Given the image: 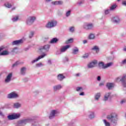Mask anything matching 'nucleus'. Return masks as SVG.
<instances>
[{"instance_id":"nucleus-23","label":"nucleus","mask_w":126,"mask_h":126,"mask_svg":"<svg viewBox=\"0 0 126 126\" xmlns=\"http://www.w3.org/2000/svg\"><path fill=\"white\" fill-rule=\"evenodd\" d=\"M13 107H14V108L18 109V108H20V107H21V104L18 102L15 103H14Z\"/></svg>"},{"instance_id":"nucleus-1","label":"nucleus","mask_w":126,"mask_h":126,"mask_svg":"<svg viewBox=\"0 0 126 126\" xmlns=\"http://www.w3.org/2000/svg\"><path fill=\"white\" fill-rule=\"evenodd\" d=\"M107 119L110 120L111 123H113V124H116L117 121H118V116H117V114H113L110 115H108L107 116Z\"/></svg>"},{"instance_id":"nucleus-4","label":"nucleus","mask_w":126,"mask_h":126,"mask_svg":"<svg viewBox=\"0 0 126 126\" xmlns=\"http://www.w3.org/2000/svg\"><path fill=\"white\" fill-rule=\"evenodd\" d=\"M112 65V63H108L107 64H104L103 62H100L98 63V66L101 68H107V67H109V66H111Z\"/></svg>"},{"instance_id":"nucleus-7","label":"nucleus","mask_w":126,"mask_h":126,"mask_svg":"<svg viewBox=\"0 0 126 126\" xmlns=\"http://www.w3.org/2000/svg\"><path fill=\"white\" fill-rule=\"evenodd\" d=\"M19 97L18 94H16L15 92H12L7 95V98H9V99H11L12 98H18Z\"/></svg>"},{"instance_id":"nucleus-25","label":"nucleus","mask_w":126,"mask_h":126,"mask_svg":"<svg viewBox=\"0 0 126 126\" xmlns=\"http://www.w3.org/2000/svg\"><path fill=\"white\" fill-rule=\"evenodd\" d=\"M110 95H111V94L106 93L105 94V95H104V101H107L108 100V99H109V97H110Z\"/></svg>"},{"instance_id":"nucleus-14","label":"nucleus","mask_w":126,"mask_h":126,"mask_svg":"<svg viewBox=\"0 0 126 126\" xmlns=\"http://www.w3.org/2000/svg\"><path fill=\"white\" fill-rule=\"evenodd\" d=\"M56 114H57V111L52 110L49 116V119H53V118H55V116Z\"/></svg>"},{"instance_id":"nucleus-12","label":"nucleus","mask_w":126,"mask_h":126,"mask_svg":"<svg viewBox=\"0 0 126 126\" xmlns=\"http://www.w3.org/2000/svg\"><path fill=\"white\" fill-rule=\"evenodd\" d=\"M69 48H70V45H66L64 46H62L60 49V52L61 53H64L67 49H69Z\"/></svg>"},{"instance_id":"nucleus-32","label":"nucleus","mask_w":126,"mask_h":126,"mask_svg":"<svg viewBox=\"0 0 126 126\" xmlns=\"http://www.w3.org/2000/svg\"><path fill=\"white\" fill-rule=\"evenodd\" d=\"M4 5L6 6V7H8V8L11 7V4H10L9 2H6L4 4Z\"/></svg>"},{"instance_id":"nucleus-43","label":"nucleus","mask_w":126,"mask_h":126,"mask_svg":"<svg viewBox=\"0 0 126 126\" xmlns=\"http://www.w3.org/2000/svg\"><path fill=\"white\" fill-rule=\"evenodd\" d=\"M121 64H126V59L123 60L122 62H121Z\"/></svg>"},{"instance_id":"nucleus-57","label":"nucleus","mask_w":126,"mask_h":126,"mask_svg":"<svg viewBox=\"0 0 126 126\" xmlns=\"http://www.w3.org/2000/svg\"><path fill=\"white\" fill-rule=\"evenodd\" d=\"M47 2H49V1H51L52 0H45Z\"/></svg>"},{"instance_id":"nucleus-37","label":"nucleus","mask_w":126,"mask_h":126,"mask_svg":"<svg viewBox=\"0 0 126 126\" xmlns=\"http://www.w3.org/2000/svg\"><path fill=\"white\" fill-rule=\"evenodd\" d=\"M18 64H19V62H17L13 64L12 67L17 66Z\"/></svg>"},{"instance_id":"nucleus-2","label":"nucleus","mask_w":126,"mask_h":126,"mask_svg":"<svg viewBox=\"0 0 126 126\" xmlns=\"http://www.w3.org/2000/svg\"><path fill=\"white\" fill-rule=\"evenodd\" d=\"M58 24V22L56 20H52L49 22L46 25V28H53V27H56L57 26V24Z\"/></svg>"},{"instance_id":"nucleus-19","label":"nucleus","mask_w":126,"mask_h":126,"mask_svg":"<svg viewBox=\"0 0 126 126\" xmlns=\"http://www.w3.org/2000/svg\"><path fill=\"white\" fill-rule=\"evenodd\" d=\"M64 78H65V77L64 76H63L62 74H59L58 75V80H60V81H62L63 79H64Z\"/></svg>"},{"instance_id":"nucleus-31","label":"nucleus","mask_w":126,"mask_h":126,"mask_svg":"<svg viewBox=\"0 0 126 126\" xmlns=\"http://www.w3.org/2000/svg\"><path fill=\"white\" fill-rule=\"evenodd\" d=\"M103 123L105 126H110V123L107 122L106 120H103Z\"/></svg>"},{"instance_id":"nucleus-59","label":"nucleus","mask_w":126,"mask_h":126,"mask_svg":"<svg viewBox=\"0 0 126 126\" xmlns=\"http://www.w3.org/2000/svg\"><path fill=\"white\" fill-rule=\"evenodd\" d=\"M118 0V1H120V0Z\"/></svg>"},{"instance_id":"nucleus-13","label":"nucleus","mask_w":126,"mask_h":126,"mask_svg":"<svg viewBox=\"0 0 126 126\" xmlns=\"http://www.w3.org/2000/svg\"><path fill=\"white\" fill-rule=\"evenodd\" d=\"M30 122H31V119L28 118L27 119L21 120V121H20V124H21L23 126L24 125H26L27 123H29Z\"/></svg>"},{"instance_id":"nucleus-51","label":"nucleus","mask_w":126,"mask_h":126,"mask_svg":"<svg viewBox=\"0 0 126 126\" xmlns=\"http://www.w3.org/2000/svg\"><path fill=\"white\" fill-rule=\"evenodd\" d=\"M83 43H84V44H86V43H87V40H84L83 41Z\"/></svg>"},{"instance_id":"nucleus-26","label":"nucleus","mask_w":126,"mask_h":126,"mask_svg":"<svg viewBox=\"0 0 126 126\" xmlns=\"http://www.w3.org/2000/svg\"><path fill=\"white\" fill-rule=\"evenodd\" d=\"M92 50H93V51H95L96 53H99V47L97 46H94Z\"/></svg>"},{"instance_id":"nucleus-3","label":"nucleus","mask_w":126,"mask_h":126,"mask_svg":"<svg viewBox=\"0 0 126 126\" xmlns=\"http://www.w3.org/2000/svg\"><path fill=\"white\" fill-rule=\"evenodd\" d=\"M8 120H15L20 118V114L19 113H14L11 115H9L7 117Z\"/></svg>"},{"instance_id":"nucleus-55","label":"nucleus","mask_w":126,"mask_h":126,"mask_svg":"<svg viewBox=\"0 0 126 126\" xmlns=\"http://www.w3.org/2000/svg\"><path fill=\"white\" fill-rule=\"evenodd\" d=\"M79 75H80V73H77L76 74V76H79Z\"/></svg>"},{"instance_id":"nucleus-40","label":"nucleus","mask_w":126,"mask_h":126,"mask_svg":"<svg viewBox=\"0 0 126 126\" xmlns=\"http://www.w3.org/2000/svg\"><path fill=\"white\" fill-rule=\"evenodd\" d=\"M70 12H71V11L70 10H69L66 13V16L68 17L69 15H70Z\"/></svg>"},{"instance_id":"nucleus-48","label":"nucleus","mask_w":126,"mask_h":126,"mask_svg":"<svg viewBox=\"0 0 126 126\" xmlns=\"http://www.w3.org/2000/svg\"><path fill=\"white\" fill-rule=\"evenodd\" d=\"M97 80L98 81H100V80H101V77H100V76H98L97 77Z\"/></svg>"},{"instance_id":"nucleus-42","label":"nucleus","mask_w":126,"mask_h":126,"mask_svg":"<svg viewBox=\"0 0 126 126\" xmlns=\"http://www.w3.org/2000/svg\"><path fill=\"white\" fill-rule=\"evenodd\" d=\"M110 10H111L110 9L105 10V14H109V13H110Z\"/></svg>"},{"instance_id":"nucleus-17","label":"nucleus","mask_w":126,"mask_h":126,"mask_svg":"<svg viewBox=\"0 0 126 126\" xmlns=\"http://www.w3.org/2000/svg\"><path fill=\"white\" fill-rule=\"evenodd\" d=\"M22 42V40H15L12 42V44L13 45H19V44H21Z\"/></svg>"},{"instance_id":"nucleus-30","label":"nucleus","mask_w":126,"mask_h":126,"mask_svg":"<svg viewBox=\"0 0 126 126\" xmlns=\"http://www.w3.org/2000/svg\"><path fill=\"white\" fill-rule=\"evenodd\" d=\"M78 53V48H76L73 50V55H76Z\"/></svg>"},{"instance_id":"nucleus-44","label":"nucleus","mask_w":126,"mask_h":126,"mask_svg":"<svg viewBox=\"0 0 126 126\" xmlns=\"http://www.w3.org/2000/svg\"><path fill=\"white\" fill-rule=\"evenodd\" d=\"M80 90H82V88L78 87L76 88V91H80Z\"/></svg>"},{"instance_id":"nucleus-21","label":"nucleus","mask_w":126,"mask_h":126,"mask_svg":"<svg viewBox=\"0 0 126 126\" xmlns=\"http://www.w3.org/2000/svg\"><path fill=\"white\" fill-rule=\"evenodd\" d=\"M61 88H63V87L61 86V85L55 86L54 87V90L55 91H57V90H60V89H61Z\"/></svg>"},{"instance_id":"nucleus-22","label":"nucleus","mask_w":126,"mask_h":126,"mask_svg":"<svg viewBox=\"0 0 126 126\" xmlns=\"http://www.w3.org/2000/svg\"><path fill=\"white\" fill-rule=\"evenodd\" d=\"M106 86L108 88V89H112L113 87H114V84L108 83L106 85Z\"/></svg>"},{"instance_id":"nucleus-24","label":"nucleus","mask_w":126,"mask_h":126,"mask_svg":"<svg viewBox=\"0 0 126 126\" xmlns=\"http://www.w3.org/2000/svg\"><path fill=\"white\" fill-rule=\"evenodd\" d=\"M89 118V119H94L95 118V115H94V112H90Z\"/></svg>"},{"instance_id":"nucleus-54","label":"nucleus","mask_w":126,"mask_h":126,"mask_svg":"<svg viewBox=\"0 0 126 126\" xmlns=\"http://www.w3.org/2000/svg\"><path fill=\"white\" fill-rule=\"evenodd\" d=\"M48 63H49V64H51V60H48Z\"/></svg>"},{"instance_id":"nucleus-15","label":"nucleus","mask_w":126,"mask_h":126,"mask_svg":"<svg viewBox=\"0 0 126 126\" xmlns=\"http://www.w3.org/2000/svg\"><path fill=\"white\" fill-rule=\"evenodd\" d=\"M49 49H50V45H46L43 47H41L40 48V51H42V50H44V51H49Z\"/></svg>"},{"instance_id":"nucleus-29","label":"nucleus","mask_w":126,"mask_h":126,"mask_svg":"<svg viewBox=\"0 0 126 126\" xmlns=\"http://www.w3.org/2000/svg\"><path fill=\"white\" fill-rule=\"evenodd\" d=\"M100 96H101V94L100 93L96 94L95 96V100H98L99 98H100Z\"/></svg>"},{"instance_id":"nucleus-35","label":"nucleus","mask_w":126,"mask_h":126,"mask_svg":"<svg viewBox=\"0 0 126 126\" xmlns=\"http://www.w3.org/2000/svg\"><path fill=\"white\" fill-rule=\"evenodd\" d=\"M44 65L43 64V63H37L36 64V66L37 67H41V66H43Z\"/></svg>"},{"instance_id":"nucleus-56","label":"nucleus","mask_w":126,"mask_h":126,"mask_svg":"<svg viewBox=\"0 0 126 126\" xmlns=\"http://www.w3.org/2000/svg\"><path fill=\"white\" fill-rule=\"evenodd\" d=\"M124 51H125V52H126V46H125L124 48Z\"/></svg>"},{"instance_id":"nucleus-33","label":"nucleus","mask_w":126,"mask_h":126,"mask_svg":"<svg viewBox=\"0 0 126 126\" xmlns=\"http://www.w3.org/2000/svg\"><path fill=\"white\" fill-rule=\"evenodd\" d=\"M12 21H13V22H15V21H17V20H18V16H16V17L13 18L12 19Z\"/></svg>"},{"instance_id":"nucleus-16","label":"nucleus","mask_w":126,"mask_h":126,"mask_svg":"<svg viewBox=\"0 0 126 126\" xmlns=\"http://www.w3.org/2000/svg\"><path fill=\"white\" fill-rule=\"evenodd\" d=\"M112 21H113V22H114V23H119V22H120V18L117 16L114 17L112 18Z\"/></svg>"},{"instance_id":"nucleus-10","label":"nucleus","mask_w":126,"mask_h":126,"mask_svg":"<svg viewBox=\"0 0 126 126\" xmlns=\"http://www.w3.org/2000/svg\"><path fill=\"white\" fill-rule=\"evenodd\" d=\"M11 77H12V73H10L8 74L6 79H5V83H8V82H10L11 80Z\"/></svg>"},{"instance_id":"nucleus-52","label":"nucleus","mask_w":126,"mask_h":126,"mask_svg":"<svg viewBox=\"0 0 126 126\" xmlns=\"http://www.w3.org/2000/svg\"><path fill=\"white\" fill-rule=\"evenodd\" d=\"M103 85H104V84L103 83H100L99 84V86H103Z\"/></svg>"},{"instance_id":"nucleus-49","label":"nucleus","mask_w":126,"mask_h":126,"mask_svg":"<svg viewBox=\"0 0 126 126\" xmlns=\"http://www.w3.org/2000/svg\"><path fill=\"white\" fill-rule=\"evenodd\" d=\"M80 95H81V96H83V95H84V92L81 93L80 94Z\"/></svg>"},{"instance_id":"nucleus-53","label":"nucleus","mask_w":126,"mask_h":126,"mask_svg":"<svg viewBox=\"0 0 126 126\" xmlns=\"http://www.w3.org/2000/svg\"><path fill=\"white\" fill-rule=\"evenodd\" d=\"M0 116H3V114H2V112L0 111Z\"/></svg>"},{"instance_id":"nucleus-18","label":"nucleus","mask_w":126,"mask_h":126,"mask_svg":"<svg viewBox=\"0 0 126 126\" xmlns=\"http://www.w3.org/2000/svg\"><path fill=\"white\" fill-rule=\"evenodd\" d=\"M52 3L54 5H61V4H63V1H52Z\"/></svg>"},{"instance_id":"nucleus-28","label":"nucleus","mask_w":126,"mask_h":126,"mask_svg":"<svg viewBox=\"0 0 126 126\" xmlns=\"http://www.w3.org/2000/svg\"><path fill=\"white\" fill-rule=\"evenodd\" d=\"M59 41L58 39H57V38H54L50 41V43L51 44H55V43H57Z\"/></svg>"},{"instance_id":"nucleus-20","label":"nucleus","mask_w":126,"mask_h":126,"mask_svg":"<svg viewBox=\"0 0 126 126\" xmlns=\"http://www.w3.org/2000/svg\"><path fill=\"white\" fill-rule=\"evenodd\" d=\"M26 72V67H23L21 69V74L24 75Z\"/></svg>"},{"instance_id":"nucleus-41","label":"nucleus","mask_w":126,"mask_h":126,"mask_svg":"<svg viewBox=\"0 0 126 126\" xmlns=\"http://www.w3.org/2000/svg\"><path fill=\"white\" fill-rule=\"evenodd\" d=\"M69 31L70 32H73L74 31V27H72L69 28Z\"/></svg>"},{"instance_id":"nucleus-45","label":"nucleus","mask_w":126,"mask_h":126,"mask_svg":"<svg viewBox=\"0 0 126 126\" xmlns=\"http://www.w3.org/2000/svg\"><path fill=\"white\" fill-rule=\"evenodd\" d=\"M64 62H68V58L67 57H65L64 59Z\"/></svg>"},{"instance_id":"nucleus-46","label":"nucleus","mask_w":126,"mask_h":126,"mask_svg":"<svg viewBox=\"0 0 126 126\" xmlns=\"http://www.w3.org/2000/svg\"><path fill=\"white\" fill-rule=\"evenodd\" d=\"M125 102H126V99H123L121 101V104H124V103H125Z\"/></svg>"},{"instance_id":"nucleus-38","label":"nucleus","mask_w":126,"mask_h":126,"mask_svg":"<svg viewBox=\"0 0 126 126\" xmlns=\"http://www.w3.org/2000/svg\"><path fill=\"white\" fill-rule=\"evenodd\" d=\"M72 42H73V39L70 38L67 41V42H66V44H68L69 43H72Z\"/></svg>"},{"instance_id":"nucleus-5","label":"nucleus","mask_w":126,"mask_h":126,"mask_svg":"<svg viewBox=\"0 0 126 126\" xmlns=\"http://www.w3.org/2000/svg\"><path fill=\"white\" fill-rule=\"evenodd\" d=\"M36 20V17H29L27 20V24L31 25Z\"/></svg>"},{"instance_id":"nucleus-47","label":"nucleus","mask_w":126,"mask_h":126,"mask_svg":"<svg viewBox=\"0 0 126 126\" xmlns=\"http://www.w3.org/2000/svg\"><path fill=\"white\" fill-rule=\"evenodd\" d=\"M122 4H123V5H126V1H123L122 2Z\"/></svg>"},{"instance_id":"nucleus-34","label":"nucleus","mask_w":126,"mask_h":126,"mask_svg":"<svg viewBox=\"0 0 126 126\" xmlns=\"http://www.w3.org/2000/svg\"><path fill=\"white\" fill-rule=\"evenodd\" d=\"M117 7V5L114 4L110 7V10H114Z\"/></svg>"},{"instance_id":"nucleus-27","label":"nucleus","mask_w":126,"mask_h":126,"mask_svg":"<svg viewBox=\"0 0 126 126\" xmlns=\"http://www.w3.org/2000/svg\"><path fill=\"white\" fill-rule=\"evenodd\" d=\"M88 38L90 40H93V39H95V34H94L93 33H91L89 35V37Z\"/></svg>"},{"instance_id":"nucleus-50","label":"nucleus","mask_w":126,"mask_h":126,"mask_svg":"<svg viewBox=\"0 0 126 126\" xmlns=\"http://www.w3.org/2000/svg\"><path fill=\"white\" fill-rule=\"evenodd\" d=\"M78 3L79 4H81L82 3H83V1H80Z\"/></svg>"},{"instance_id":"nucleus-11","label":"nucleus","mask_w":126,"mask_h":126,"mask_svg":"<svg viewBox=\"0 0 126 126\" xmlns=\"http://www.w3.org/2000/svg\"><path fill=\"white\" fill-rule=\"evenodd\" d=\"M46 56H47V54H43L42 55L39 56L35 60H34L32 62V63H36V62H38L39 60H41V59H43V58H45Z\"/></svg>"},{"instance_id":"nucleus-36","label":"nucleus","mask_w":126,"mask_h":126,"mask_svg":"<svg viewBox=\"0 0 126 126\" xmlns=\"http://www.w3.org/2000/svg\"><path fill=\"white\" fill-rule=\"evenodd\" d=\"M33 35H34V32H31L30 33L29 37L32 38V37H33Z\"/></svg>"},{"instance_id":"nucleus-39","label":"nucleus","mask_w":126,"mask_h":126,"mask_svg":"<svg viewBox=\"0 0 126 126\" xmlns=\"http://www.w3.org/2000/svg\"><path fill=\"white\" fill-rule=\"evenodd\" d=\"M89 57V55L88 53L85 54L84 56H82V58H83V59H87V58H88Z\"/></svg>"},{"instance_id":"nucleus-8","label":"nucleus","mask_w":126,"mask_h":126,"mask_svg":"<svg viewBox=\"0 0 126 126\" xmlns=\"http://www.w3.org/2000/svg\"><path fill=\"white\" fill-rule=\"evenodd\" d=\"M97 63V62L96 60H94L88 64V67L89 68H92V67H94V66H96Z\"/></svg>"},{"instance_id":"nucleus-6","label":"nucleus","mask_w":126,"mask_h":126,"mask_svg":"<svg viewBox=\"0 0 126 126\" xmlns=\"http://www.w3.org/2000/svg\"><path fill=\"white\" fill-rule=\"evenodd\" d=\"M93 27H94L93 24H91V23L89 24V23H86L84 25V29H86V30H89L90 29H93Z\"/></svg>"},{"instance_id":"nucleus-58","label":"nucleus","mask_w":126,"mask_h":126,"mask_svg":"<svg viewBox=\"0 0 126 126\" xmlns=\"http://www.w3.org/2000/svg\"><path fill=\"white\" fill-rule=\"evenodd\" d=\"M14 9H15V7H13L12 8V10H14Z\"/></svg>"},{"instance_id":"nucleus-9","label":"nucleus","mask_w":126,"mask_h":126,"mask_svg":"<svg viewBox=\"0 0 126 126\" xmlns=\"http://www.w3.org/2000/svg\"><path fill=\"white\" fill-rule=\"evenodd\" d=\"M3 50H4V47L2 46L0 47V52L1 51H3ZM8 54H9L8 51L5 50L2 52L1 53H0V56H6L8 55Z\"/></svg>"}]
</instances>
